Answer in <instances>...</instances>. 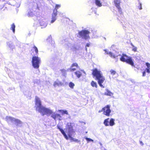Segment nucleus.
I'll use <instances>...</instances> for the list:
<instances>
[{"instance_id":"f257e3e1","label":"nucleus","mask_w":150,"mask_h":150,"mask_svg":"<svg viewBox=\"0 0 150 150\" xmlns=\"http://www.w3.org/2000/svg\"><path fill=\"white\" fill-rule=\"evenodd\" d=\"M35 107L36 110L40 113L42 116L46 115L49 116L51 115V117L54 120L56 121L57 120H62L60 114L56 113L55 112H54L52 110L49 108H47L42 106L40 98L36 96L35 98Z\"/></svg>"},{"instance_id":"f03ea898","label":"nucleus","mask_w":150,"mask_h":150,"mask_svg":"<svg viewBox=\"0 0 150 150\" xmlns=\"http://www.w3.org/2000/svg\"><path fill=\"white\" fill-rule=\"evenodd\" d=\"M104 51H105V54H109L111 57L114 58H116L118 57H120V60L122 62H126V63L132 66H134V63L131 57L127 56L126 54H122V55L119 54L118 50H113L111 52H108L106 49H104Z\"/></svg>"},{"instance_id":"7ed1b4c3","label":"nucleus","mask_w":150,"mask_h":150,"mask_svg":"<svg viewBox=\"0 0 150 150\" xmlns=\"http://www.w3.org/2000/svg\"><path fill=\"white\" fill-rule=\"evenodd\" d=\"M65 131L67 133L68 138L70 139L71 142H80V141L72 137H74L75 134V132L73 128L71 123H68L66 126Z\"/></svg>"},{"instance_id":"20e7f679","label":"nucleus","mask_w":150,"mask_h":150,"mask_svg":"<svg viewBox=\"0 0 150 150\" xmlns=\"http://www.w3.org/2000/svg\"><path fill=\"white\" fill-rule=\"evenodd\" d=\"M92 71V74L98 80V83L99 86L102 88H104V86L102 83L104 82L105 79L103 76L102 72L96 68L93 69Z\"/></svg>"},{"instance_id":"39448f33","label":"nucleus","mask_w":150,"mask_h":150,"mask_svg":"<svg viewBox=\"0 0 150 150\" xmlns=\"http://www.w3.org/2000/svg\"><path fill=\"white\" fill-rule=\"evenodd\" d=\"M41 62L40 58L37 56H33L31 61L33 67L35 69H38L39 67V64Z\"/></svg>"},{"instance_id":"423d86ee","label":"nucleus","mask_w":150,"mask_h":150,"mask_svg":"<svg viewBox=\"0 0 150 150\" xmlns=\"http://www.w3.org/2000/svg\"><path fill=\"white\" fill-rule=\"evenodd\" d=\"M47 23L45 19H40L38 18L37 20L35 21L34 25L35 26H41L42 28H45L47 26Z\"/></svg>"},{"instance_id":"0eeeda50","label":"nucleus","mask_w":150,"mask_h":150,"mask_svg":"<svg viewBox=\"0 0 150 150\" xmlns=\"http://www.w3.org/2000/svg\"><path fill=\"white\" fill-rule=\"evenodd\" d=\"M89 31L87 30H83L79 32L78 36L80 38L87 40L90 38L89 35Z\"/></svg>"},{"instance_id":"6e6552de","label":"nucleus","mask_w":150,"mask_h":150,"mask_svg":"<svg viewBox=\"0 0 150 150\" xmlns=\"http://www.w3.org/2000/svg\"><path fill=\"white\" fill-rule=\"evenodd\" d=\"M110 105H107L103 108V114L107 116H110V114L111 112V110L110 109Z\"/></svg>"},{"instance_id":"1a4fd4ad","label":"nucleus","mask_w":150,"mask_h":150,"mask_svg":"<svg viewBox=\"0 0 150 150\" xmlns=\"http://www.w3.org/2000/svg\"><path fill=\"white\" fill-rule=\"evenodd\" d=\"M64 46L68 49H72L74 46V43L71 42L70 41H67V40H65Z\"/></svg>"},{"instance_id":"9d476101","label":"nucleus","mask_w":150,"mask_h":150,"mask_svg":"<svg viewBox=\"0 0 150 150\" xmlns=\"http://www.w3.org/2000/svg\"><path fill=\"white\" fill-rule=\"evenodd\" d=\"M57 129H59V131L61 132L62 134L63 135L64 137L67 140H68V136L66 133V131H64V130L61 127V126L59 125H57Z\"/></svg>"},{"instance_id":"9b49d317","label":"nucleus","mask_w":150,"mask_h":150,"mask_svg":"<svg viewBox=\"0 0 150 150\" xmlns=\"http://www.w3.org/2000/svg\"><path fill=\"white\" fill-rule=\"evenodd\" d=\"M57 12H56V11H53L51 16V20L50 21V23H54L56 20L57 18Z\"/></svg>"},{"instance_id":"f8f14e48","label":"nucleus","mask_w":150,"mask_h":150,"mask_svg":"<svg viewBox=\"0 0 150 150\" xmlns=\"http://www.w3.org/2000/svg\"><path fill=\"white\" fill-rule=\"evenodd\" d=\"M14 123L16 125L17 127H21L23 124L22 122L20 120L16 118H15Z\"/></svg>"},{"instance_id":"ddd939ff","label":"nucleus","mask_w":150,"mask_h":150,"mask_svg":"<svg viewBox=\"0 0 150 150\" xmlns=\"http://www.w3.org/2000/svg\"><path fill=\"white\" fill-rule=\"evenodd\" d=\"M63 84L62 82L59 81L58 80H57L54 82L53 85L54 87H56L57 86H62Z\"/></svg>"},{"instance_id":"4468645a","label":"nucleus","mask_w":150,"mask_h":150,"mask_svg":"<svg viewBox=\"0 0 150 150\" xmlns=\"http://www.w3.org/2000/svg\"><path fill=\"white\" fill-rule=\"evenodd\" d=\"M15 120V118L12 117H6V121L8 123L12 122L13 123L14 121Z\"/></svg>"},{"instance_id":"2eb2a0df","label":"nucleus","mask_w":150,"mask_h":150,"mask_svg":"<svg viewBox=\"0 0 150 150\" xmlns=\"http://www.w3.org/2000/svg\"><path fill=\"white\" fill-rule=\"evenodd\" d=\"M146 66L147 68H146L144 71L146 72L149 74L150 73V64L148 62H146Z\"/></svg>"},{"instance_id":"dca6fc26","label":"nucleus","mask_w":150,"mask_h":150,"mask_svg":"<svg viewBox=\"0 0 150 150\" xmlns=\"http://www.w3.org/2000/svg\"><path fill=\"white\" fill-rule=\"evenodd\" d=\"M35 13V12L33 11L32 9H29L27 15L28 17L32 16L34 15Z\"/></svg>"},{"instance_id":"f3484780","label":"nucleus","mask_w":150,"mask_h":150,"mask_svg":"<svg viewBox=\"0 0 150 150\" xmlns=\"http://www.w3.org/2000/svg\"><path fill=\"white\" fill-rule=\"evenodd\" d=\"M94 2L96 5L98 7H100L102 6V3L100 0H94Z\"/></svg>"},{"instance_id":"a211bd4d","label":"nucleus","mask_w":150,"mask_h":150,"mask_svg":"<svg viewBox=\"0 0 150 150\" xmlns=\"http://www.w3.org/2000/svg\"><path fill=\"white\" fill-rule=\"evenodd\" d=\"M7 45L11 50H13L14 48V46L11 41L7 42Z\"/></svg>"},{"instance_id":"6ab92c4d","label":"nucleus","mask_w":150,"mask_h":150,"mask_svg":"<svg viewBox=\"0 0 150 150\" xmlns=\"http://www.w3.org/2000/svg\"><path fill=\"white\" fill-rule=\"evenodd\" d=\"M106 92H105V95L108 96H112L113 95V94L110 91L108 90V89H106Z\"/></svg>"},{"instance_id":"aec40b11","label":"nucleus","mask_w":150,"mask_h":150,"mask_svg":"<svg viewBox=\"0 0 150 150\" xmlns=\"http://www.w3.org/2000/svg\"><path fill=\"white\" fill-rule=\"evenodd\" d=\"M115 120L114 119L111 118L109 120V125L112 126L115 125Z\"/></svg>"},{"instance_id":"412c9836","label":"nucleus","mask_w":150,"mask_h":150,"mask_svg":"<svg viewBox=\"0 0 150 150\" xmlns=\"http://www.w3.org/2000/svg\"><path fill=\"white\" fill-rule=\"evenodd\" d=\"M109 118H108L104 120L103 124L105 126H109Z\"/></svg>"},{"instance_id":"4be33fe9","label":"nucleus","mask_w":150,"mask_h":150,"mask_svg":"<svg viewBox=\"0 0 150 150\" xmlns=\"http://www.w3.org/2000/svg\"><path fill=\"white\" fill-rule=\"evenodd\" d=\"M74 74L78 78H79L82 75V73L79 71H77L74 72Z\"/></svg>"},{"instance_id":"5701e85b","label":"nucleus","mask_w":150,"mask_h":150,"mask_svg":"<svg viewBox=\"0 0 150 150\" xmlns=\"http://www.w3.org/2000/svg\"><path fill=\"white\" fill-rule=\"evenodd\" d=\"M114 3L116 8L120 7V1L118 0H114Z\"/></svg>"},{"instance_id":"b1692460","label":"nucleus","mask_w":150,"mask_h":150,"mask_svg":"<svg viewBox=\"0 0 150 150\" xmlns=\"http://www.w3.org/2000/svg\"><path fill=\"white\" fill-rule=\"evenodd\" d=\"M58 112H59L61 113L62 115L64 114H66L67 115L68 114L67 111L66 110H58Z\"/></svg>"},{"instance_id":"393cba45","label":"nucleus","mask_w":150,"mask_h":150,"mask_svg":"<svg viewBox=\"0 0 150 150\" xmlns=\"http://www.w3.org/2000/svg\"><path fill=\"white\" fill-rule=\"evenodd\" d=\"M61 6L60 4H56L53 10V11H56V12H57V9L60 8Z\"/></svg>"},{"instance_id":"a878e982","label":"nucleus","mask_w":150,"mask_h":150,"mask_svg":"<svg viewBox=\"0 0 150 150\" xmlns=\"http://www.w3.org/2000/svg\"><path fill=\"white\" fill-rule=\"evenodd\" d=\"M34 50L35 51V55L38 56V48L35 46H34L33 47Z\"/></svg>"},{"instance_id":"bb28decb","label":"nucleus","mask_w":150,"mask_h":150,"mask_svg":"<svg viewBox=\"0 0 150 150\" xmlns=\"http://www.w3.org/2000/svg\"><path fill=\"white\" fill-rule=\"evenodd\" d=\"M15 25L14 23H13L11 25L10 29L12 30L13 33H15Z\"/></svg>"},{"instance_id":"cd10ccee","label":"nucleus","mask_w":150,"mask_h":150,"mask_svg":"<svg viewBox=\"0 0 150 150\" xmlns=\"http://www.w3.org/2000/svg\"><path fill=\"white\" fill-rule=\"evenodd\" d=\"M91 85L93 87H95L96 88H97V84L96 83L93 81H92L91 83Z\"/></svg>"},{"instance_id":"c85d7f7f","label":"nucleus","mask_w":150,"mask_h":150,"mask_svg":"<svg viewBox=\"0 0 150 150\" xmlns=\"http://www.w3.org/2000/svg\"><path fill=\"white\" fill-rule=\"evenodd\" d=\"M47 41H48L50 42V41H51L52 43H53V42H54V41H53L52 40V36L51 35H50L48 36V38L47 39Z\"/></svg>"},{"instance_id":"c756f323","label":"nucleus","mask_w":150,"mask_h":150,"mask_svg":"<svg viewBox=\"0 0 150 150\" xmlns=\"http://www.w3.org/2000/svg\"><path fill=\"white\" fill-rule=\"evenodd\" d=\"M69 86L71 88H73L75 86L74 83L72 82H70L69 84Z\"/></svg>"},{"instance_id":"7c9ffc66","label":"nucleus","mask_w":150,"mask_h":150,"mask_svg":"<svg viewBox=\"0 0 150 150\" xmlns=\"http://www.w3.org/2000/svg\"><path fill=\"white\" fill-rule=\"evenodd\" d=\"M138 1L139 4V6H138V8L139 10H142V3L139 1V0H138Z\"/></svg>"},{"instance_id":"2f4dec72","label":"nucleus","mask_w":150,"mask_h":150,"mask_svg":"<svg viewBox=\"0 0 150 150\" xmlns=\"http://www.w3.org/2000/svg\"><path fill=\"white\" fill-rule=\"evenodd\" d=\"M85 139L88 142H93V140L92 139H91V138H88L87 137H85Z\"/></svg>"},{"instance_id":"473e14b6","label":"nucleus","mask_w":150,"mask_h":150,"mask_svg":"<svg viewBox=\"0 0 150 150\" xmlns=\"http://www.w3.org/2000/svg\"><path fill=\"white\" fill-rule=\"evenodd\" d=\"M62 72L63 75L65 76L66 74V71L64 69H62L60 70Z\"/></svg>"},{"instance_id":"72a5a7b5","label":"nucleus","mask_w":150,"mask_h":150,"mask_svg":"<svg viewBox=\"0 0 150 150\" xmlns=\"http://www.w3.org/2000/svg\"><path fill=\"white\" fill-rule=\"evenodd\" d=\"M118 10V11L120 14H122V9L120 8V6L119 7L117 8Z\"/></svg>"},{"instance_id":"f704fd0d","label":"nucleus","mask_w":150,"mask_h":150,"mask_svg":"<svg viewBox=\"0 0 150 150\" xmlns=\"http://www.w3.org/2000/svg\"><path fill=\"white\" fill-rule=\"evenodd\" d=\"M110 72L111 74L113 76L116 73V72L113 70H111L110 71Z\"/></svg>"},{"instance_id":"c9c22d12","label":"nucleus","mask_w":150,"mask_h":150,"mask_svg":"<svg viewBox=\"0 0 150 150\" xmlns=\"http://www.w3.org/2000/svg\"><path fill=\"white\" fill-rule=\"evenodd\" d=\"M78 66V65L77 63H74L71 66V68L73 67H77Z\"/></svg>"},{"instance_id":"e433bc0d","label":"nucleus","mask_w":150,"mask_h":150,"mask_svg":"<svg viewBox=\"0 0 150 150\" xmlns=\"http://www.w3.org/2000/svg\"><path fill=\"white\" fill-rule=\"evenodd\" d=\"M137 50V48L136 47H133V48L132 50L134 52L136 51Z\"/></svg>"},{"instance_id":"4c0bfd02","label":"nucleus","mask_w":150,"mask_h":150,"mask_svg":"<svg viewBox=\"0 0 150 150\" xmlns=\"http://www.w3.org/2000/svg\"><path fill=\"white\" fill-rule=\"evenodd\" d=\"M146 72L145 71H144L143 72H142V74H143L142 76H145V75H146Z\"/></svg>"},{"instance_id":"58836bf2","label":"nucleus","mask_w":150,"mask_h":150,"mask_svg":"<svg viewBox=\"0 0 150 150\" xmlns=\"http://www.w3.org/2000/svg\"><path fill=\"white\" fill-rule=\"evenodd\" d=\"M104 112L103 108L101 110H99L98 111V112L100 113V112Z\"/></svg>"},{"instance_id":"ea45409f","label":"nucleus","mask_w":150,"mask_h":150,"mask_svg":"<svg viewBox=\"0 0 150 150\" xmlns=\"http://www.w3.org/2000/svg\"><path fill=\"white\" fill-rule=\"evenodd\" d=\"M90 45V43H87L86 44V47H89Z\"/></svg>"},{"instance_id":"a19ab883","label":"nucleus","mask_w":150,"mask_h":150,"mask_svg":"<svg viewBox=\"0 0 150 150\" xmlns=\"http://www.w3.org/2000/svg\"><path fill=\"white\" fill-rule=\"evenodd\" d=\"M76 70V69L74 68H71V70L74 71Z\"/></svg>"},{"instance_id":"79ce46f5","label":"nucleus","mask_w":150,"mask_h":150,"mask_svg":"<svg viewBox=\"0 0 150 150\" xmlns=\"http://www.w3.org/2000/svg\"><path fill=\"white\" fill-rule=\"evenodd\" d=\"M140 143L141 144H142V145H143V142L142 141H140Z\"/></svg>"},{"instance_id":"37998d69","label":"nucleus","mask_w":150,"mask_h":150,"mask_svg":"<svg viewBox=\"0 0 150 150\" xmlns=\"http://www.w3.org/2000/svg\"><path fill=\"white\" fill-rule=\"evenodd\" d=\"M82 71H83V73H84L85 74H86V73L83 70H82Z\"/></svg>"},{"instance_id":"c03bdc74","label":"nucleus","mask_w":150,"mask_h":150,"mask_svg":"<svg viewBox=\"0 0 150 150\" xmlns=\"http://www.w3.org/2000/svg\"><path fill=\"white\" fill-rule=\"evenodd\" d=\"M59 15H60L61 13H59Z\"/></svg>"},{"instance_id":"a18cd8bd","label":"nucleus","mask_w":150,"mask_h":150,"mask_svg":"<svg viewBox=\"0 0 150 150\" xmlns=\"http://www.w3.org/2000/svg\"><path fill=\"white\" fill-rule=\"evenodd\" d=\"M113 45H112V47H113Z\"/></svg>"},{"instance_id":"49530a36","label":"nucleus","mask_w":150,"mask_h":150,"mask_svg":"<svg viewBox=\"0 0 150 150\" xmlns=\"http://www.w3.org/2000/svg\"><path fill=\"white\" fill-rule=\"evenodd\" d=\"M104 150H107V149H104Z\"/></svg>"},{"instance_id":"de8ad7c7","label":"nucleus","mask_w":150,"mask_h":150,"mask_svg":"<svg viewBox=\"0 0 150 150\" xmlns=\"http://www.w3.org/2000/svg\"><path fill=\"white\" fill-rule=\"evenodd\" d=\"M87 133V132H86V133Z\"/></svg>"},{"instance_id":"09e8293b","label":"nucleus","mask_w":150,"mask_h":150,"mask_svg":"<svg viewBox=\"0 0 150 150\" xmlns=\"http://www.w3.org/2000/svg\"><path fill=\"white\" fill-rule=\"evenodd\" d=\"M86 50H87V48H86Z\"/></svg>"}]
</instances>
